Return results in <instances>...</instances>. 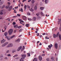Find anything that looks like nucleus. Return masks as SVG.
I'll list each match as a JSON object with an SVG mask.
<instances>
[{
  "label": "nucleus",
  "mask_w": 61,
  "mask_h": 61,
  "mask_svg": "<svg viewBox=\"0 0 61 61\" xmlns=\"http://www.w3.org/2000/svg\"><path fill=\"white\" fill-rule=\"evenodd\" d=\"M12 32H13V29H10V30L9 31V35H11V34L12 33Z\"/></svg>",
  "instance_id": "nucleus-1"
},
{
  "label": "nucleus",
  "mask_w": 61,
  "mask_h": 61,
  "mask_svg": "<svg viewBox=\"0 0 61 61\" xmlns=\"http://www.w3.org/2000/svg\"><path fill=\"white\" fill-rule=\"evenodd\" d=\"M13 46V44L12 43H10L7 46V47H11Z\"/></svg>",
  "instance_id": "nucleus-2"
},
{
  "label": "nucleus",
  "mask_w": 61,
  "mask_h": 61,
  "mask_svg": "<svg viewBox=\"0 0 61 61\" xmlns=\"http://www.w3.org/2000/svg\"><path fill=\"white\" fill-rule=\"evenodd\" d=\"M8 42H6L2 46V47H4V46H6L7 44H8Z\"/></svg>",
  "instance_id": "nucleus-3"
},
{
  "label": "nucleus",
  "mask_w": 61,
  "mask_h": 61,
  "mask_svg": "<svg viewBox=\"0 0 61 61\" xmlns=\"http://www.w3.org/2000/svg\"><path fill=\"white\" fill-rule=\"evenodd\" d=\"M21 56L22 57V58H23V59H25V57H26V55L25 54H23L22 55H21Z\"/></svg>",
  "instance_id": "nucleus-4"
},
{
  "label": "nucleus",
  "mask_w": 61,
  "mask_h": 61,
  "mask_svg": "<svg viewBox=\"0 0 61 61\" xmlns=\"http://www.w3.org/2000/svg\"><path fill=\"white\" fill-rule=\"evenodd\" d=\"M55 48L56 49L58 47V44L56 43L55 44Z\"/></svg>",
  "instance_id": "nucleus-5"
},
{
  "label": "nucleus",
  "mask_w": 61,
  "mask_h": 61,
  "mask_svg": "<svg viewBox=\"0 0 61 61\" xmlns=\"http://www.w3.org/2000/svg\"><path fill=\"white\" fill-rule=\"evenodd\" d=\"M22 48V46H20V47L18 48L17 49V51H19L20 50H21V49Z\"/></svg>",
  "instance_id": "nucleus-6"
},
{
  "label": "nucleus",
  "mask_w": 61,
  "mask_h": 61,
  "mask_svg": "<svg viewBox=\"0 0 61 61\" xmlns=\"http://www.w3.org/2000/svg\"><path fill=\"white\" fill-rule=\"evenodd\" d=\"M12 6H11L9 8L8 10V11H11L12 10Z\"/></svg>",
  "instance_id": "nucleus-7"
},
{
  "label": "nucleus",
  "mask_w": 61,
  "mask_h": 61,
  "mask_svg": "<svg viewBox=\"0 0 61 61\" xmlns=\"http://www.w3.org/2000/svg\"><path fill=\"white\" fill-rule=\"evenodd\" d=\"M22 18L24 20H25V19H26L27 18L26 16H25L22 17Z\"/></svg>",
  "instance_id": "nucleus-8"
},
{
  "label": "nucleus",
  "mask_w": 61,
  "mask_h": 61,
  "mask_svg": "<svg viewBox=\"0 0 61 61\" xmlns=\"http://www.w3.org/2000/svg\"><path fill=\"white\" fill-rule=\"evenodd\" d=\"M39 59L40 61H41V60H42V57H41V56H39Z\"/></svg>",
  "instance_id": "nucleus-9"
},
{
  "label": "nucleus",
  "mask_w": 61,
  "mask_h": 61,
  "mask_svg": "<svg viewBox=\"0 0 61 61\" xmlns=\"http://www.w3.org/2000/svg\"><path fill=\"white\" fill-rule=\"evenodd\" d=\"M5 41V40H4V39H3V40H1V43H4Z\"/></svg>",
  "instance_id": "nucleus-10"
},
{
  "label": "nucleus",
  "mask_w": 61,
  "mask_h": 61,
  "mask_svg": "<svg viewBox=\"0 0 61 61\" xmlns=\"http://www.w3.org/2000/svg\"><path fill=\"white\" fill-rule=\"evenodd\" d=\"M34 9L35 10H36L37 9V6H35L34 8Z\"/></svg>",
  "instance_id": "nucleus-11"
},
{
  "label": "nucleus",
  "mask_w": 61,
  "mask_h": 61,
  "mask_svg": "<svg viewBox=\"0 0 61 61\" xmlns=\"http://www.w3.org/2000/svg\"><path fill=\"white\" fill-rule=\"evenodd\" d=\"M25 26L26 27H28L29 26V24H26L25 25Z\"/></svg>",
  "instance_id": "nucleus-12"
},
{
  "label": "nucleus",
  "mask_w": 61,
  "mask_h": 61,
  "mask_svg": "<svg viewBox=\"0 0 61 61\" xmlns=\"http://www.w3.org/2000/svg\"><path fill=\"white\" fill-rule=\"evenodd\" d=\"M8 34V33H7V32H5L4 33V35L5 36H6Z\"/></svg>",
  "instance_id": "nucleus-13"
},
{
  "label": "nucleus",
  "mask_w": 61,
  "mask_h": 61,
  "mask_svg": "<svg viewBox=\"0 0 61 61\" xmlns=\"http://www.w3.org/2000/svg\"><path fill=\"white\" fill-rule=\"evenodd\" d=\"M44 9V8L43 7H41L40 8V9L41 10H43V9Z\"/></svg>",
  "instance_id": "nucleus-14"
},
{
  "label": "nucleus",
  "mask_w": 61,
  "mask_h": 61,
  "mask_svg": "<svg viewBox=\"0 0 61 61\" xmlns=\"http://www.w3.org/2000/svg\"><path fill=\"white\" fill-rule=\"evenodd\" d=\"M16 42H19L20 41V39H18L16 41H15Z\"/></svg>",
  "instance_id": "nucleus-15"
},
{
  "label": "nucleus",
  "mask_w": 61,
  "mask_h": 61,
  "mask_svg": "<svg viewBox=\"0 0 61 61\" xmlns=\"http://www.w3.org/2000/svg\"><path fill=\"white\" fill-rule=\"evenodd\" d=\"M18 20H19V21H20V22H22V23H24V21H23L21 19H19Z\"/></svg>",
  "instance_id": "nucleus-16"
},
{
  "label": "nucleus",
  "mask_w": 61,
  "mask_h": 61,
  "mask_svg": "<svg viewBox=\"0 0 61 61\" xmlns=\"http://www.w3.org/2000/svg\"><path fill=\"white\" fill-rule=\"evenodd\" d=\"M30 10L31 12H33L34 11V10L32 8H31L30 9Z\"/></svg>",
  "instance_id": "nucleus-17"
},
{
  "label": "nucleus",
  "mask_w": 61,
  "mask_h": 61,
  "mask_svg": "<svg viewBox=\"0 0 61 61\" xmlns=\"http://www.w3.org/2000/svg\"><path fill=\"white\" fill-rule=\"evenodd\" d=\"M4 3V1H2L1 2H0V5H2Z\"/></svg>",
  "instance_id": "nucleus-18"
},
{
  "label": "nucleus",
  "mask_w": 61,
  "mask_h": 61,
  "mask_svg": "<svg viewBox=\"0 0 61 61\" xmlns=\"http://www.w3.org/2000/svg\"><path fill=\"white\" fill-rule=\"evenodd\" d=\"M9 7V5H8L6 6L5 7V8L6 9H8Z\"/></svg>",
  "instance_id": "nucleus-19"
},
{
  "label": "nucleus",
  "mask_w": 61,
  "mask_h": 61,
  "mask_svg": "<svg viewBox=\"0 0 61 61\" xmlns=\"http://www.w3.org/2000/svg\"><path fill=\"white\" fill-rule=\"evenodd\" d=\"M53 36L54 38H56V35L55 34H54L53 35Z\"/></svg>",
  "instance_id": "nucleus-20"
},
{
  "label": "nucleus",
  "mask_w": 61,
  "mask_h": 61,
  "mask_svg": "<svg viewBox=\"0 0 61 61\" xmlns=\"http://www.w3.org/2000/svg\"><path fill=\"white\" fill-rule=\"evenodd\" d=\"M33 61H37V59L36 58H35L34 59Z\"/></svg>",
  "instance_id": "nucleus-21"
},
{
  "label": "nucleus",
  "mask_w": 61,
  "mask_h": 61,
  "mask_svg": "<svg viewBox=\"0 0 61 61\" xmlns=\"http://www.w3.org/2000/svg\"><path fill=\"white\" fill-rule=\"evenodd\" d=\"M10 36H8L7 38V39L8 40H10Z\"/></svg>",
  "instance_id": "nucleus-22"
},
{
  "label": "nucleus",
  "mask_w": 61,
  "mask_h": 61,
  "mask_svg": "<svg viewBox=\"0 0 61 61\" xmlns=\"http://www.w3.org/2000/svg\"><path fill=\"white\" fill-rule=\"evenodd\" d=\"M60 23H61L60 20H58V25H59V24H60Z\"/></svg>",
  "instance_id": "nucleus-23"
},
{
  "label": "nucleus",
  "mask_w": 61,
  "mask_h": 61,
  "mask_svg": "<svg viewBox=\"0 0 61 61\" xmlns=\"http://www.w3.org/2000/svg\"><path fill=\"white\" fill-rule=\"evenodd\" d=\"M41 14L42 16H44V15H44V14H43V13H42V12H41Z\"/></svg>",
  "instance_id": "nucleus-24"
},
{
  "label": "nucleus",
  "mask_w": 61,
  "mask_h": 61,
  "mask_svg": "<svg viewBox=\"0 0 61 61\" xmlns=\"http://www.w3.org/2000/svg\"><path fill=\"white\" fill-rule=\"evenodd\" d=\"M27 55H28L27 56H30V53H27Z\"/></svg>",
  "instance_id": "nucleus-25"
},
{
  "label": "nucleus",
  "mask_w": 61,
  "mask_h": 61,
  "mask_svg": "<svg viewBox=\"0 0 61 61\" xmlns=\"http://www.w3.org/2000/svg\"><path fill=\"white\" fill-rule=\"evenodd\" d=\"M14 27H15V28H17V27L18 28V26L17 25H16L14 26Z\"/></svg>",
  "instance_id": "nucleus-26"
},
{
  "label": "nucleus",
  "mask_w": 61,
  "mask_h": 61,
  "mask_svg": "<svg viewBox=\"0 0 61 61\" xmlns=\"http://www.w3.org/2000/svg\"><path fill=\"white\" fill-rule=\"evenodd\" d=\"M34 2H35V0H32L31 1L32 3L33 4V3H34Z\"/></svg>",
  "instance_id": "nucleus-27"
},
{
  "label": "nucleus",
  "mask_w": 61,
  "mask_h": 61,
  "mask_svg": "<svg viewBox=\"0 0 61 61\" xmlns=\"http://www.w3.org/2000/svg\"><path fill=\"white\" fill-rule=\"evenodd\" d=\"M45 38L46 39H49V37L48 38V37L46 36L45 37Z\"/></svg>",
  "instance_id": "nucleus-28"
},
{
  "label": "nucleus",
  "mask_w": 61,
  "mask_h": 61,
  "mask_svg": "<svg viewBox=\"0 0 61 61\" xmlns=\"http://www.w3.org/2000/svg\"><path fill=\"white\" fill-rule=\"evenodd\" d=\"M36 18L35 17H33V19L34 20H36Z\"/></svg>",
  "instance_id": "nucleus-29"
},
{
  "label": "nucleus",
  "mask_w": 61,
  "mask_h": 61,
  "mask_svg": "<svg viewBox=\"0 0 61 61\" xmlns=\"http://www.w3.org/2000/svg\"><path fill=\"white\" fill-rule=\"evenodd\" d=\"M18 56V55H15V56H13L14 57H16V56Z\"/></svg>",
  "instance_id": "nucleus-30"
},
{
  "label": "nucleus",
  "mask_w": 61,
  "mask_h": 61,
  "mask_svg": "<svg viewBox=\"0 0 61 61\" xmlns=\"http://www.w3.org/2000/svg\"><path fill=\"white\" fill-rule=\"evenodd\" d=\"M22 58H21V59L20 60V61H24V60Z\"/></svg>",
  "instance_id": "nucleus-31"
},
{
  "label": "nucleus",
  "mask_w": 61,
  "mask_h": 61,
  "mask_svg": "<svg viewBox=\"0 0 61 61\" xmlns=\"http://www.w3.org/2000/svg\"><path fill=\"white\" fill-rule=\"evenodd\" d=\"M15 35H13V36H12L11 37H10L11 38H13V37H15Z\"/></svg>",
  "instance_id": "nucleus-32"
},
{
  "label": "nucleus",
  "mask_w": 61,
  "mask_h": 61,
  "mask_svg": "<svg viewBox=\"0 0 61 61\" xmlns=\"http://www.w3.org/2000/svg\"><path fill=\"white\" fill-rule=\"evenodd\" d=\"M59 35V33H57V34L56 35V37H58V35Z\"/></svg>",
  "instance_id": "nucleus-33"
},
{
  "label": "nucleus",
  "mask_w": 61,
  "mask_h": 61,
  "mask_svg": "<svg viewBox=\"0 0 61 61\" xmlns=\"http://www.w3.org/2000/svg\"><path fill=\"white\" fill-rule=\"evenodd\" d=\"M47 1H48V0H46L45 1V2L46 3V4H47Z\"/></svg>",
  "instance_id": "nucleus-34"
},
{
  "label": "nucleus",
  "mask_w": 61,
  "mask_h": 61,
  "mask_svg": "<svg viewBox=\"0 0 61 61\" xmlns=\"http://www.w3.org/2000/svg\"><path fill=\"white\" fill-rule=\"evenodd\" d=\"M17 15L18 16H21V15L20 14H17Z\"/></svg>",
  "instance_id": "nucleus-35"
},
{
  "label": "nucleus",
  "mask_w": 61,
  "mask_h": 61,
  "mask_svg": "<svg viewBox=\"0 0 61 61\" xmlns=\"http://www.w3.org/2000/svg\"><path fill=\"white\" fill-rule=\"evenodd\" d=\"M27 15H30V13L28 12L27 13Z\"/></svg>",
  "instance_id": "nucleus-36"
},
{
  "label": "nucleus",
  "mask_w": 61,
  "mask_h": 61,
  "mask_svg": "<svg viewBox=\"0 0 61 61\" xmlns=\"http://www.w3.org/2000/svg\"><path fill=\"white\" fill-rule=\"evenodd\" d=\"M48 47H49L50 49H51V46L49 45L48 46Z\"/></svg>",
  "instance_id": "nucleus-37"
},
{
  "label": "nucleus",
  "mask_w": 61,
  "mask_h": 61,
  "mask_svg": "<svg viewBox=\"0 0 61 61\" xmlns=\"http://www.w3.org/2000/svg\"><path fill=\"white\" fill-rule=\"evenodd\" d=\"M46 60H47V61H48L49 60V59L48 58H47L46 59Z\"/></svg>",
  "instance_id": "nucleus-38"
},
{
  "label": "nucleus",
  "mask_w": 61,
  "mask_h": 61,
  "mask_svg": "<svg viewBox=\"0 0 61 61\" xmlns=\"http://www.w3.org/2000/svg\"><path fill=\"white\" fill-rule=\"evenodd\" d=\"M26 5H25L24 6V8L25 9L26 8Z\"/></svg>",
  "instance_id": "nucleus-39"
},
{
  "label": "nucleus",
  "mask_w": 61,
  "mask_h": 61,
  "mask_svg": "<svg viewBox=\"0 0 61 61\" xmlns=\"http://www.w3.org/2000/svg\"><path fill=\"white\" fill-rule=\"evenodd\" d=\"M7 56H11V55L10 54H7Z\"/></svg>",
  "instance_id": "nucleus-40"
},
{
  "label": "nucleus",
  "mask_w": 61,
  "mask_h": 61,
  "mask_svg": "<svg viewBox=\"0 0 61 61\" xmlns=\"http://www.w3.org/2000/svg\"><path fill=\"white\" fill-rule=\"evenodd\" d=\"M16 50H13V52L14 53L15 52H16Z\"/></svg>",
  "instance_id": "nucleus-41"
},
{
  "label": "nucleus",
  "mask_w": 61,
  "mask_h": 61,
  "mask_svg": "<svg viewBox=\"0 0 61 61\" xmlns=\"http://www.w3.org/2000/svg\"><path fill=\"white\" fill-rule=\"evenodd\" d=\"M18 28H21V26H18Z\"/></svg>",
  "instance_id": "nucleus-42"
},
{
  "label": "nucleus",
  "mask_w": 61,
  "mask_h": 61,
  "mask_svg": "<svg viewBox=\"0 0 61 61\" xmlns=\"http://www.w3.org/2000/svg\"><path fill=\"white\" fill-rule=\"evenodd\" d=\"M21 11L22 12H23V9L22 8L21 9Z\"/></svg>",
  "instance_id": "nucleus-43"
},
{
  "label": "nucleus",
  "mask_w": 61,
  "mask_h": 61,
  "mask_svg": "<svg viewBox=\"0 0 61 61\" xmlns=\"http://www.w3.org/2000/svg\"><path fill=\"white\" fill-rule=\"evenodd\" d=\"M27 7L29 8V10H30V6H29V5H28L27 6Z\"/></svg>",
  "instance_id": "nucleus-44"
},
{
  "label": "nucleus",
  "mask_w": 61,
  "mask_h": 61,
  "mask_svg": "<svg viewBox=\"0 0 61 61\" xmlns=\"http://www.w3.org/2000/svg\"><path fill=\"white\" fill-rule=\"evenodd\" d=\"M13 25H15V22H13Z\"/></svg>",
  "instance_id": "nucleus-45"
},
{
  "label": "nucleus",
  "mask_w": 61,
  "mask_h": 61,
  "mask_svg": "<svg viewBox=\"0 0 61 61\" xmlns=\"http://www.w3.org/2000/svg\"><path fill=\"white\" fill-rule=\"evenodd\" d=\"M9 50H8L7 51L6 53H9Z\"/></svg>",
  "instance_id": "nucleus-46"
},
{
  "label": "nucleus",
  "mask_w": 61,
  "mask_h": 61,
  "mask_svg": "<svg viewBox=\"0 0 61 61\" xmlns=\"http://www.w3.org/2000/svg\"><path fill=\"white\" fill-rule=\"evenodd\" d=\"M36 15H37L38 16L39 15V14L38 13H37V14H36Z\"/></svg>",
  "instance_id": "nucleus-47"
},
{
  "label": "nucleus",
  "mask_w": 61,
  "mask_h": 61,
  "mask_svg": "<svg viewBox=\"0 0 61 61\" xmlns=\"http://www.w3.org/2000/svg\"><path fill=\"white\" fill-rule=\"evenodd\" d=\"M26 1V0H22V2L23 3H24V1Z\"/></svg>",
  "instance_id": "nucleus-48"
},
{
  "label": "nucleus",
  "mask_w": 61,
  "mask_h": 61,
  "mask_svg": "<svg viewBox=\"0 0 61 61\" xmlns=\"http://www.w3.org/2000/svg\"><path fill=\"white\" fill-rule=\"evenodd\" d=\"M28 19L29 20H30V21L31 20V19L29 18H28Z\"/></svg>",
  "instance_id": "nucleus-49"
},
{
  "label": "nucleus",
  "mask_w": 61,
  "mask_h": 61,
  "mask_svg": "<svg viewBox=\"0 0 61 61\" xmlns=\"http://www.w3.org/2000/svg\"><path fill=\"white\" fill-rule=\"evenodd\" d=\"M0 57H3V56L2 55H1L0 56Z\"/></svg>",
  "instance_id": "nucleus-50"
},
{
  "label": "nucleus",
  "mask_w": 61,
  "mask_h": 61,
  "mask_svg": "<svg viewBox=\"0 0 61 61\" xmlns=\"http://www.w3.org/2000/svg\"><path fill=\"white\" fill-rule=\"evenodd\" d=\"M5 6H3L2 7V9H3V8H5Z\"/></svg>",
  "instance_id": "nucleus-51"
},
{
  "label": "nucleus",
  "mask_w": 61,
  "mask_h": 61,
  "mask_svg": "<svg viewBox=\"0 0 61 61\" xmlns=\"http://www.w3.org/2000/svg\"><path fill=\"white\" fill-rule=\"evenodd\" d=\"M37 36H38L39 35V33H37Z\"/></svg>",
  "instance_id": "nucleus-52"
},
{
  "label": "nucleus",
  "mask_w": 61,
  "mask_h": 61,
  "mask_svg": "<svg viewBox=\"0 0 61 61\" xmlns=\"http://www.w3.org/2000/svg\"><path fill=\"white\" fill-rule=\"evenodd\" d=\"M22 29H21L20 30H19V32H22Z\"/></svg>",
  "instance_id": "nucleus-53"
},
{
  "label": "nucleus",
  "mask_w": 61,
  "mask_h": 61,
  "mask_svg": "<svg viewBox=\"0 0 61 61\" xmlns=\"http://www.w3.org/2000/svg\"><path fill=\"white\" fill-rule=\"evenodd\" d=\"M23 49H22L21 50V52H22L23 51V50H24Z\"/></svg>",
  "instance_id": "nucleus-54"
},
{
  "label": "nucleus",
  "mask_w": 61,
  "mask_h": 61,
  "mask_svg": "<svg viewBox=\"0 0 61 61\" xmlns=\"http://www.w3.org/2000/svg\"><path fill=\"white\" fill-rule=\"evenodd\" d=\"M4 59H7V57H5V58Z\"/></svg>",
  "instance_id": "nucleus-55"
},
{
  "label": "nucleus",
  "mask_w": 61,
  "mask_h": 61,
  "mask_svg": "<svg viewBox=\"0 0 61 61\" xmlns=\"http://www.w3.org/2000/svg\"><path fill=\"white\" fill-rule=\"evenodd\" d=\"M3 12H1L0 13V15H2L3 14Z\"/></svg>",
  "instance_id": "nucleus-56"
},
{
  "label": "nucleus",
  "mask_w": 61,
  "mask_h": 61,
  "mask_svg": "<svg viewBox=\"0 0 61 61\" xmlns=\"http://www.w3.org/2000/svg\"><path fill=\"white\" fill-rule=\"evenodd\" d=\"M17 16H13V17H14V18H15V17H17Z\"/></svg>",
  "instance_id": "nucleus-57"
},
{
  "label": "nucleus",
  "mask_w": 61,
  "mask_h": 61,
  "mask_svg": "<svg viewBox=\"0 0 61 61\" xmlns=\"http://www.w3.org/2000/svg\"><path fill=\"white\" fill-rule=\"evenodd\" d=\"M61 35L60 34L59 35V37H61Z\"/></svg>",
  "instance_id": "nucleus-58"
},
{
  "label": "nucleus",
  "mask_w": 61,
  "mask_h": 61,
  "mask_svg": "<svg viewBox=\"0 0 61 61\" xmlns=\"http://www.w3.org/2000/svg\"><path fill=\"white\" fill-rule=\"evenodd\" d=\"M45 34H46V33H45L42 34V35H43V36H44V35H45Z\"/></svg>",
  "instance_id": "nucleus-59"
},
{
  "label": "nucleus",
  "mask_w": 61,
  "mask_h": 61,
  "mask_svg": "<svg viewBox=\"0 0 61 61\" xmlns=\"http://www.w3.org/2000/svg\"><path fill=\"white\" fill-rule=\"evenodd\" d=\"M4 28H5V29H6V27H4Z\"/></svg>",
  "instance_id": "nucleus-60"
},
{
  "label": "nucleus",
  "mask_w": 61,
  "mask_h": 61,
  "mask_svg": "<svg viewBox=\"0 0 61 61\" xmlns=\"http://www.w3.org/2000/svg\"><path fill=\"white\" fill-rule=\"evenodd\" d=\"M45 56V55L44 54H42V56Z\"/></svg>",
  "instance_id": "nucleus-61"
},
{
  "label": "nucleus",
  "mask_w": 61,
  "mask_h": 61,
  "mask_svg": "<svg viewBox=\"0 0 61 61\" xmlns=\"http://www.w3.org/2000/svg\"><path fill=\"white\" fill-rule=\"evenodd\" d=\"M3 11H4V10H3L0 11V12H3Z\"/></svg>",
  "instance_id": "nucleus-62"
},
{
  "label": "nucleus",
  "mask_w": 61,
  "mask_h": 61,
  "mask_svg": "<svg viewBox=\"0 0 61 61\" xmlns=\"http://www.w3.org/2000/svg\"><path fill=\"white\" fill-rule=\"evenodd\" d=\"M59 38L60 40H61V37H59Z\"/></svg>",
  "instance_id": "nucleus-63"
},
{
  "label": "nucleus",
  "mask_w": 61,
  "mask_h": 61,
  "mask_svg": "<svg viewBox=\"0 0 61 61\" xmlns=\"http://www.w3.org/2000/svg\"><path fill=\"white\" fill-rule=\"evenodd\" d=\"M2 17H0V19H2Z\"/></svg>",
  "instance_id": "nucleus-64"
}]
</instances>
